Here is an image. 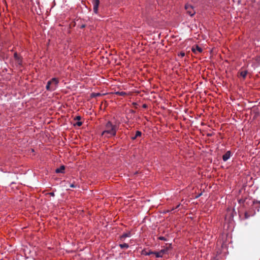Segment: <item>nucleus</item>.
<instances>
[{
    "instance_id": "obj_1",
    "label": "nucleus",
    "mask_w": 260,
    "mask_h": 260,
    "mask_svg": "<svg viewBox=\"0 0 260 260\" xmlns=\"http://www.w3.org/2000/svg\"><path fill=\"white\" fill-rule=\"evenodd\" d=\"M106 130L103 132L102 135L106 136L109 135L108 137L114 136L116 135L117 131V127L116 125L112 124L110 121H108L105 126Z\"/></svg>"
},
{
    "instance_id": "obj_2",
    "label": "nucleus",
    "mask_w": 260,
    "mask_h": 260,
    "mask_svg": "<svg viewBox=\"0 0 260 260\" xmlns=\"http://www.w3.org/2000/svg\"><path fill=\"white\" fill-rule=\"evenodd\" d=\"M143 254L146 255H153L156 257H162V250H161L159 252L151 251L150 250L149 251H143Z\"/></svg>"
},
{
    "instance_id": "obj_3",
    "label": "nucleus",
    "mask_w": 260,
    "mask_h": 260,
    "mask_svg": "<svg viewBox=\"0 0 260 260\" xmlns=\"http://www.w3.org/2000/svg\"><path fill=\"white\" fill-rule=\"evenodd\" d=\"M185 8L186 10L187 13L190 16H193L195 14L196 12L191 5L186 4L185 6Z\"/></svg>"
},
{
    "instance_id": "obj_4",
    "label": "nucleus",
    "mask_w": 260,
    "mask_h": 260,
    "mask_svg": "<svg viewBox=\"0 0 260 260\" xmlns=\"http://www.w3.org/2000/svg\"><path fill=\"white\" fill-rule=\"evenodd\" d=\"M59 83V80L56 78L51 79V91L55 90Z\"/></svg>"
},
{
    "instance_id": "obj_5",
    "label": "nucleus",
    "mask_w": 260,
    "mask_h": 260,
    "mask_svg": "<svg viewBox=\"0 0 260 260\" xmlns=\"http://www.w3.org/2000/svg\"><path fill=\"white\" fill-rule=\"evenodd\" d=\"M92 4L93 5V11L95 13H98V8L100 4L99 0H92Z\"/></svg>"
},
{
    "instance_id": "obj_6",
    "label": "nucleus",
    "mask_w": 260,
    "mask_h": 260,
    "mask_svg": "<svg viewBox=\"0 0 260 260\" xmlns=\"http://www.w3.org/2000/svg\"><path fill=\"white\" fill-rule=\"evenodd\" d=\"M191 51L194 53H197V52L201 53L203 51V49H202V48L199 47L198 45H196V46H193L192 47Z\"/></svg>"
},
{
    "instance_id": "obj_7",
    "label": "nucleus",
    "mask_w": 260,
    "mask_h": 260,
    "mask_svg": "<svg viewBox=\"0 0 260 260\" xmlns=\"http://www.w3.org/2000/svg\"><path fill=\"white\" fill-rule=\"evenodd\" d=\"M14 57L15 60L17 61V63L19 65H21L22 64V59H21V57L19 56L16 52L14 53Z\"/></svg>"
},
{
    "instance_id": "obj_8",
    "label": "nucleus",
    "mask_w": 260,
    "mask_h": 260,
    "mask_svg": "<svg viewBox=\"0 0 260 260\" xmlns=\"http://www.w3.org/2000/svg\"><path fill=\"white\" fill-rule=\"evenodd\" d=\"M230 156L231 152L228 151L222 156V159L225 161L230 157Z\"/></svg>"
},
{
    "instance_id": "obj_9",
    "label": "nucleus",
    "mask_w": 260,
    "mask_h": 260,
    "mask_svg": "<svg viewBox=\"0 0 260 260\" xmlns=\"http://www.w3.org/2000/svg\"><path fill=\"white\" fill-rule=\"evenodd\" d=\"M131 237V233L127 232L126 233H124L120 236V240H123L127 237Z\"/></svg>"
},
{
    "instance_id": "obj_10",
    "label": "nucleus",
    "mask_w": 260,
    "mask_h": 260,
    "mask_svg": "<svg viewBox=\"0 0 260 260\" xmlns=\"http://www.w3.org/2000/svg\"><path fill=\"white\" fill-rule=\"evenodd\" d=\"M46 89L48 91H51V79L48 81L46 86Z\"/></svg>"
},
{
    "instance_id": "obj_11",
    "label": "nucleus",
    "mask_w": 260,
    "mask_h": 260,
    "mask_svg": "<svg viewBox=\"0 0 260 260\" xmlns=\"http://www.w3.org/2000/svg\"><path fill=\"white\" fill-rule=\"evenodd\" d=\"M65 169V167L64 166H61L60 168H57L55 170V172L56 173H63V171Z\"/></svg>"
},
{
    "instance_id": "obj_12",
    "label": "nucleus",
    "mask_w": 260,
    "mask_h": 260,
    "mask_svg": "<svg viewBox=\"0 0 260 260\" xmlns=\"http://www.w3.org/2000/svg\"><path fill=\"white\" fill-rule=\"evenodd\" d=\"M239 74L243 78H245L247 74V71L246 70L241 71L239 72Z\"/></svg>"
},
{
    "instance_id": "obj_13",
    "label": "nucleus",
    "mask_w": 260,
    "mask_h": 260,
    "mask_svg": "<svg viewBox=\"0 0 260 260\" xmlns=\"http://www.w3.org/2000/svg\"><path fill=\"white\" fill-rule=\"evenodd\" d=\"M141 135H142V133L140 131H137L136 132V135H135V137H133L132 139H135L137 137H140L141 136Z\"/></svg>"
},
{
    "instance_id": "obj_14",
    "label": "nucleus",
    "mask_w": 260,
    "mask_h": 260,
    "mask_svg": "<svg viewBox=\"0 0 260 260\" xmlns=\"http://www.w3.org/2000/svg\"><path fill=\"white\" fill-rule=\"evenodd\" d=\"M119 246L122 249H127L128 248V245L126 243L120 244Z\"/></svg>"
},
{
    "instance_id": "obj_15",
    "label": "nucleus",
    "mask_w": 260,
    "mask_h": 260,
    "mask_svg": "<svg viewBox=\"0 0 260 260\" xmlns=\"http://www.w3.org/2000/svg\"><path fill=\"white\" fill-rule=\"evenodd\" d=\"M101 94L100 93H92L91 94L92 97H97L100 96Z\"/></svg>"
},
{
    "instance_id": "obj_16",
    "label": "nucleus",
    "mask_w": 260,
    "mask_h": 260,
    "mask_svg": "<svg viewBox=\"0 0 260 260\" xmlns=\"http://www.w3.org/2000/svg\"><path fill=\"white\" fill-rule=\"evenodd\" d=\"M178 56L183 57L185 56V53L184 52H181L178 54Z\"/></svg>"
},
{
    "instance_id": "obj_17",
    "label": "nucleus",
    "mask_w": 260,
    "mask_h": 260,
    "mask_svg": "<svg viewBox=\"0 0 260 260\" xmlns=\"http://www.w3.org/2000/svg\"><path fill=\"white\" fill-rule=\"evenodd\" d=\"M117 94L120 95H125L126 94V93L125 92H117L116 93Z\"/></svg>"
},
{
    "instance_id": "obj_18",
    "label": "nucleus",
    "mask_w": 260,
    "mask_h": 260,
    "mask_svg": "<svg viewBox=\"0 0 260 260\" xmlns=\"http://www.w3.org/2000/svg\"><path fill=\"white\" fill-rule=\"evenodd\" d=\"M250 215L248 214V213L246 212L244 214V219H247L248 217H249Z\"/></svg>"
},
{
    "instance_id": "obj_19",
    "label": "nucleus",
    "mask_w": 260,
    "mask_h": 260,
    "mask_svg": "<svg viewBox=\"0 0 260 260\" xmlns=\"http://www.w3.org/2000/svg\"><path fill=\"white\" fill-rule=\"evenodd\" d=\"M82 124V122H81V121H78L76 123V124H75V125H77L78 126H81Z\"/></svg>"
},
{
    "instance_id": "obj_20",
    "label": "nucleus",
    "mask_w": 260,
    "mask_h": 260,
    "mask_svg": "<svg viewBox=\"0 0 260 260\" xmlns=\"http://www.w3.org/2000/svg\"><path fill=\"white\" fill-rule=\"evenodd\" d=\"M81 116H76V117L74 118V119H75V120H80L81 119Z\"/></svg>"
},
{
    "instance_id": "obj_21",
    "label": "nucleus",
    "mask_w": 260,
    "mask_h": 260,
    "mask_svg": "<svg viewBox=\"0 0 260 260\" xmlns=\"http://www.w3.org/2000/svg\"><path fill=\"white\" fill-rule=\"evenodd\" d=\"M158 239L160 240H162V236H160L158 237Z\"/></svg>"
},
{
    "instance_id": "obj_22",
    "label": "nucleus",
    "mask_w": 260,
    "mask_h": 260,
    "mask_svg": "<svg viewBox=\"0 0 260 260\" xmlns=\"http://www.w3.org/2000/svg\"><path fill=\"white\" fill-rule=\"evenodd\" d=\"M70 186H71V187H75V186L73 184H72L70 185Z\"/></svg>"
},
{
    "instance_id": "obj_23",
    "label": "nucleus",
    "mask_w": 260,
    "mask_h": 260,
    "mask_svg": "<svg viewBox=\"0 0 260 260\" xmlns=\"http://www.w3.org/2000/svg\"><path fill=\"white\" fill-rule=\"evenodd\" d=\"M50 194L52 196H54V193L53 192H51L50 193Z\"/></svg>"
},
{
    "instance_id": "obj_24",
    "label": "nucleus",
    "mask_w": 260,
    "mask_h": 260,
    "mask_svg": "<svg viewBox=\"0 0 260 260\" xmlns=\"http://www.w3.org/2000/svg\"><path fill=\"white\" fill-rule=\"evenodd\" d=\"M143 108H146V107H147V105H146V104H144V105H143Z\"/></svg>"
},
{
    "instance_id": "obj_25",
    "label": "nucleus",
    "mask_w": 260,
    "mask_h": 260,
    "mask_svg": "<svg viewBox=\"0 0 260 260\" xmlns=\"http://www.w3.org/2000/svg\"><path fill=\"white\" fill-rule=\"evenodd\" d=\"M163 252H164V255L165 254V250L164 249Z\"/></svg>"
}]
</instances>
